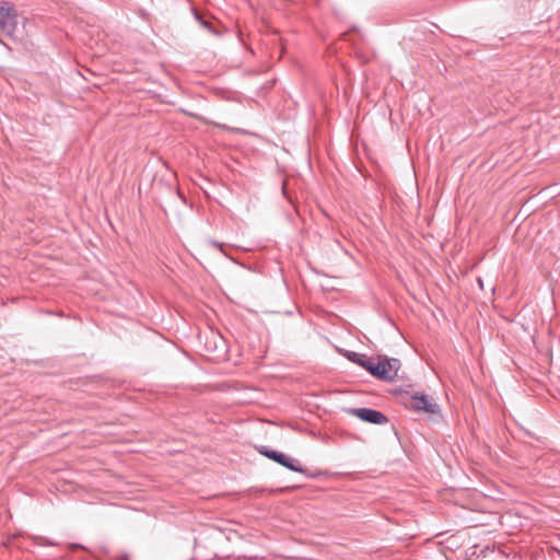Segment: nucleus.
Segmentation results:
<instances>
[{
	"instance_id": "1",
	"label": "nucleus",
	"mask_w": 560,
	"mask_h": 560,
	"mask_svg": "<svg viewBox=\"0 0 560 560\" xmlns=\"http://www.w3.org/2000/svg\"><path fill=\"white\" fill-rule=\"evenodd\" d=\"M25 19L18 14L15 8L9 2H0V31L4 35L19 32V25L24 28Z\"/></svg>"
},
{
	"instance_id": "9",
	"label": "nucleus",
	"mask_w": 560,
	"mask_h": 560,
	"mask_svg": "<svg viewBox=\"0 0 560 560\" xmlns=\"http://www.w3.org/2000/svg\"><path fill=\"white\" fill-rule=\"evenodd\" d=\"M218 339L220 341V345H217V342L214 341V351H220V352L224 353L225 352V342L220 336L218 337Z\"/></svg>"
},
{
	"instance_id": "7",
	"label": "nucleus",
	"mask_w": 560,
	"mask_h": 560,
	"mask_svg": "<svg viewBox=\"0 0 560 560\" xmlns=\"http://www.w3.org/2000/svg\"><path fill=\"white\" fill-rule=\"evenodd\" d=\"M439 27L433 24V23H425L423 25H420L416 32H419V33H422V34H430V35H434L435 34V30H438Z\"/></svg>"
},
{
	"instance_id": "3",
	"label": "nucleus",
	"mask_w": 560,
	"mask_h": 560,
	"mask_svg": "<svg viewBox=\"0 0 560 560\" xmlns=\"http://www.w3.org/2000/svg\"><path fill=\"white\" fill-rule=\"evenodd\" d=\"M259 453L292 471L301 474L305 472V469L300 465L299 460L285 455L284 453L269 450L266 446H262L259 450Z\"/></svg>"
},
{
	"instance_id": "8",
	"label": "nucleus",
	"mask_w": 560,
	"mask_h": 560,
	"mask_svg": "<svg viewBox=\"0 0 560 560\" xmlns=\"http://www.w3.org/2000/svg\"><path fill=\"white\" fill-rule=\"evenodd\" d=\"M195 16L207 31L213 32L215 35L219 34V32L213 28V24L211 22L203 20L198 13H195Z\"/></svg>"
},
{
	"instance_id": "5",
	"label": "nucleus",
	"mask_w": 560,
	"mask_h": 560,
	"mask_svg": "<svg viewBox=\"0 0 560 560\" xmlns=\"http://www.w3.org/2000/svg\"><path fill=\"white\" fill-rule=\"evenodd\" d=\"M410 406L416 411L436 413L439 406L427 395L416 394L411 397Z\"/></svg>"
},
{
	"instance_id": "4",
	"label": "nucleus",
	"mask_w": 560,
	"mask_h": 560,
	"mask_svg": "<svg viewBox=\"0 0 560 560\" xmlns=\"http://www.w3.org/2000/svg\"><path fill=\"white\" fill-rule=\"evenodd\" d=\"M364 422L373 424H384L388 421L387 417L381 411L370 408H355L350 411Z\"/></svg>"
},
{
	"instance_id": "2",
	"label": "nucleus",
	"mask_w": 560,
	"mask_h": 560,
	"mask_svg": "<svg viewBox=\"0 0 560 560\" xmlns=\"http://www.w3.org/2000/svg\"><path fill=\"white\" fill-rule=\"evenodd\" d=\"M400 368V361L395 358H380L374 368L371 369V374L383 381H393Z\"/></svg>"
},
{
	"instance_id": "6",
	"label": "nucleus",
	"mask_w": 560,
	"mask_h": 560,
	"mask_svg": "<svg viewBox=\"0 0 560 560\" xmlns=\"http://www.w3.org/2000/svg\"><path fill=\"white\" fill-rule=\"evenodd\" d=\"M348 359L351 362H354L359 364L360 366L364 368L368 372L371 373V369L376 365L370 358H368L364 354L358 353V352H349Z\"/></svg>"
},
{
	"instance_id": "10",
	"label": "nucleus",
	"mask_w": 560,
	"mask_h": 560,
	"mask_svg": "<svg viewBox=\"0 0 560 560\" xmlns=\"http://www.w3.org/2000/svg\"><path fill=\"white\" fill-rule=\"evenodd\" d=\"M478 283H479V287L482 289V280L480 278L478 279Z\"/></svg>"
}]
</instances>
